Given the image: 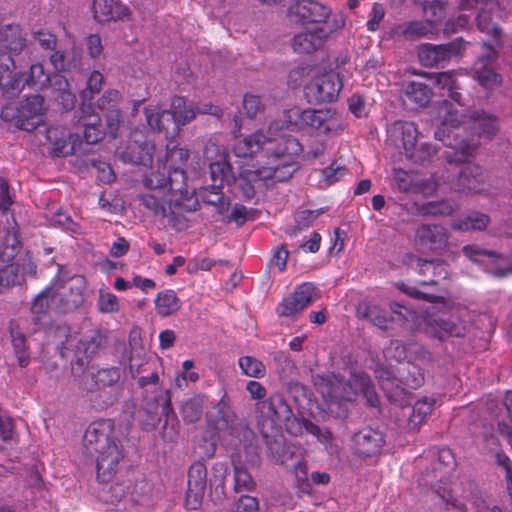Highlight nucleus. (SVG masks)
Listing matches in <instances>:
<instances>
[{
	"label": "nucleus",
	"mask_w": 512,
	"mask_h": 512,
	"mask_svg": "<svg viewBox=\"0 0 512 512\" xmlns=\"http://www.w3.org/2000/svg\"><path fill=\"white\" fill-rule=\"evenodd\" d=\"M82 448L84 453L95 457L97 478L101 482H108L116 474L125 457L120 433L109 419L94 421L87 427Z\"/></svg>",
	"instance_id": "1"
},
{
	"label": "nucleus",
	"mask_w": 512,
	"mask_h": 512,
	"mask_svg": "<svg viewBox=\"0 0 512 512\" xmlns=\"http://www.w3.org/2000/svg\"><path fill=\"white\" fill-rule=\"evenodd\" d=\"M314 385L331 411H333V406H337L341 410L337 413L339 417L347 415L346 403L355 401L360 393L369 406L377 407L379 405V397L371 378L363 371L351 372L348 379L340 374L317 375Z\"/></svg>",
	"instance_id": "2"
},
{
	"label": "nucleus",
	"mask_w": 512,
	"mask_h": 512,
	"mask_svg": "<svg viewBox=\"0 0 512 512\" xmlns=\"http://www.w3.org/2000/svg\"><path fill=\"white\" fill-rule=\"evenodd\" d=\"M234 154L237 157L252 158L259 154L262 161L259 166L280 165L284 160L294 163L293 158L303 151L299 140L291 135L285 134L265 136L257 131L247 137L239 139L233 146Z\"/></svg>",
	"instance_id": "3"
},
{
	"label": "nucleus",
	"mask_w": 512,
	"mask_h": 512,
	"mask_svg": "<svg viewBox=\"0 0 512 512\" xmlns=\"http://www.w3.org/2000/svg\"><path fill=\"white\" fill-rule=\"evenodd\" d=\"M45 335L47 344L54 346L61 356H66L68 351L74 352L76 361L72 363V372L75 375L84 370L88 359L97 352L102 342L98 332L92 331L89 335L78 337L72 333L70 326L62 322L50 324Z\"/></svg>",
	"instance_id": "4"
},
{
	"label": "nucleus",
	"mask_w": 512,
	"mask_h": 512,
	"mask_svg": "<svg viewBox=\"0 0 512 512\" xmlns=\"http://www.w3.org/2000/svg\"><path fill=\"white\" fill-rule=\"evenodd\" d=\"M46 107L41 95H32L22 100L16 107L6 106L1 116L6 121L28 132L35 130L44 122Z\"/></svg>",
	"instance_id": "5"
},
{
	"label": "nucleus",
	"mask_w": 512,
	"mask_h": 512,
	"mask_svg": "<svg viewBox=\"0 0 512 512\" xmlns=\"http://www.w3.org/2000/svg\"><path fill=\"white\" fill-rule=\"evenodd\" d=\"M162 200L184 207L186 211H196L199 208L194 191L188 189L187 176L183 168H169L167 176L162 178Z\"/></svg>",
	"instance_id": "6"
},
{
	"label": "nucleus",
	"mask_w": 512,
	"mask_h": 512,
	"mask_svg": "<svg viewBox=\"0 0 512 512\" xmlns=\"http://www.w3.org/2000/svg\"><path fill=\"white\" fill-rule=\"evenodd\" d=\"M295 163L284 160L280 165L259 166L256 170H244L236 178L234 184L237 185L244 200L249 201L254 198L256 192L253 183L257 180L273 179L275 181H286L290 179L295 172Z\"/></svg>",
	"instance_id": "7"
},
{
	"label": "nucleus",
	"mask_w": 512,
	"mask_h": 512,
	"mask_svg": "<svg viewBox=\"0 0 512 512\" xmlns=\"http://www.w3.org/2000/svg\"><path fill=\"white\" fill-rule=\"evenodd\" d=\"M343 81L336 72H324L314 75L304 86V94L309 103H332L338 100Z\"/></svg>",
	"instance_id": "8"
},
{
	"label": "nucleus",
	"mask_w": 512,
	"mask_h": 512,
	"mask_svg": "<svg viewBox=\"0 0 512 512\" xmlns=\"http://www.w3.org/2000/svg\"><path fill=\"white\" fill-rule=\"evenodd\" d=\"M195 116L196 110L192 103H187L184 97H173L169 109L162 110V133L165 139L179 136L181 127Z\"/></svg>",
	"instance_id": "9"
},
{
	"label": "nucleus",
	"mask_w": 512,
	"mask_h": 512,
	"mask_svg": "<svg viewBox=\"0 0 512 512\" xmlns=\"http://www.w3.org/2000/svg\"><path fill=\"white\" fill-rule=\"evenodd\" d=\"M315 296L316 286L311 282H304L284 297L275 311L279 317L296 319L314 301Z\"/></svg>",
	"instance_id": "10"
},
{
	"label": "nucleus",
	"mask_w": 512,
	"mask_h": 512,
	"mask_svg": "<svg viewBox=\"0 0 512 512\" xmlns=\"http://www.w3.org/2000/svg\"><path fill=\"white\" fill-rule=\"evenodd\" d=\"M345 26L343 16H334L333 23L328 28H317L296 34L292 40V48L298 54H311L320 49L326 38L333 32Z\"/></svg>",
	"instance_id": "11"
},
{
	"label": "nucleus",
	"mask_w": 512,
	"mask_h": 512,
	"mask_svg": "<svg viewBox=\"0 0 512 512\" xmlns=\"http://www.w3.org/2000/svg\"><path fill=\"white\" fill-rule=\"evenodd\" d=\"M37 265L31 255L22 256L21 262L7 263L0 268V293L9 289L22 286L27 278L36 276Z\"/></svg>",
	"instance_id": "12"
},
{
	"label": "nucleus",
	"mask_w": 512,
	"mask_h": 512,
	"mask_svg": "<svg viewBox=\"0 0 512 512\" xmlns=\"http://www.w3.org/2000/svg\"><path fill=\"white\" fill-rule=\"evenodd\" d=\"M57 304L60 313H69L76 310L84 301V279L76 276L66 282H53Z\"/></svg>",
	"instance_id": "13"
},
{
	"label": "nucleus",
	"mask_w": 512,
	"mask_h": 512,
	"mask_svg": "<svg viewBox=\"0 0 512 512\" xmlns=\"http://www.w3.org/2000/svg\"><path fill=\"white\" fill-rule=\"evenodd\" d=\"M290 12L298 18L302 24H327L328 28L333 23L331 9L315 0H299L290 8Z\"/></svg>",
	"instance_id": "14"
},
{
	"label": "nucleus",
	"mask_w": 512,
	"mask_h": 512,
	"mask_svg": "<svg viewBox=\"0 0 512 512\" xmlns=\"http://www.w3.org/2000/svg\"><path fill=\"white\" fill-rule=\"evenodd\" d=\"M385 443V435L383 432L369 426L360 429L352 438L354 453L361 458L373 457L380 454Z\"/></svg>",
	"instance_id": "15"
},
{
	"label": "nucleus",
	"mask_w": 512,
	"mask_h": 512,
	"mask_svg": "<svg viewBox=\"0 0 512 512\" xmlns=\"http://www.w3.org/2000/svg\"><path fill=\"white\" fill-rule=\"evenodd\" d=\"M0 88L8 98L16 97L25 88L24 73L10 55H0Z\"/></svg>",
	"instance_id": "16"
},
{
	"label": "nucleus",
	"mask_w": 512,
	"mask_h": 512,
	"mask_svg": "<svg viewBox=\"0 0 512 512\" xmlns=\"http://www.w3.org/2000/svg\"><path fill=\"white\" fill-rule=\"evenodd\" d=\"M415 243L432 252L445 250L449 243L447 228L440 224H421L415 231Z\"/></svg>",
	"instance_id": "17"
},
{
	"label": "nucleus",
	"mask_w": 512,
	"mask_h": 512,
	"mask_svg": "<svg viewBox=\"0 0 512 512\" xmlns=\"http://www.w3.org/2000/svg\"><path fill=\"white\" fill-rule=\"evenodd\" d=\"M460 46L454 42L434 45L423 43L418 47V58L425 67H437L458 55Z\"/></svg>",
	"instance_id": "18"
},
{
	"label": "nucleus",
	"mask_w": 512,
	"mask_h": 512,
	"mask_svg": "<svg viewBox=\"0 0 512 512\" xmlns=\"http://www.w3.org/2000/svg\"><path fill=\"white\" fill-rule=\"evenodd\" d=\"M483 46L486 52L474 63V72L481 86L492 89L499 86L502 81L501 75L496 73L492 66L493 61L497 58V51L487 43H483Z\"/></svg>",
	"instance_id": "19"
},
{
	"label": "nucleus",
	"mask_w": 512,
	"mask_h": 512,
	"mask_svg": "<svg viewBox=\"0 0 512 512\" xmlns=\"http://www.w3.org/2000/svg\"><path fill=\"white\" fill-rule=\"evenodd\" d=\"M46 137L52 144L55 156L63 157L72 154L82 143L79 134H73L61 126H51L46 131Z\"/></svg>",
	"instance_id": "20"
},
{
	"label": "nucleus",
	"mask_w": 512,
	"mask_h": 512,
	"mask_svg": "<svg viewBox=\"0 0 512 512\" xmlns=\"http://www.w3.org/2000/svg\"><path fill=\"white\" fill-rule=\"evenodd\" d=\"M425 333L441 341L450 337L460 338L466 334V325L459 319L438 317L428 320Z\"/></svg>",
	"instance_id": "21"
},
{
	"label": "nucleus",
	"mask_w": 512,
	"mask_h": 512,
	"mask_svg": "<svg viewBox=\"0 0 512 512\" xmlns=\"http://www.w3.org/2000/svg\"><path fill=\"white\" fill-rule=\"evenodd\" d=\"M12 221L13 223L10 224L7 219L9 227L0 241V260L6 263L21 262L22 256H26V254L31 255L30 251L23 248L19 240L17 224L14 218H12Z\"/></svg>",
	"instance_id": "22"
},
{
	"label": "nucleus",
	"mask_w": 512,
	"mask_h": 512,
	"mask_svg": "<svg viewBox=\"0 0 512 512\" xmlns=\"http://www.w3.org/2000/svg\"><path fill=\"white\" fill-rule=\"evenodd\" d=\"M410 264H415L418 273L423 276L430 275L428 280L420 282V285H437L440 279H446L449 275L447 263L440 259L425 260L414 254H408Z\"/></svg>",
	"instance_id": "23"
},
{
	"label": "nucleus",
	"mask_w": 512,
	"mask_h": 512,
	"mask_svg": "<svg viewBox=\"0 0 512 512\" xmlns=\"http://www.w3.org/2000/svg\"><path fill=\"white\" fill-rule=\"evenodd\" d=\"M31 313L32 321L38 328L44 325L46 316L51 313H60L53 283L34 298L31 305Z\"/></svg>",
	"instance_id": "24"
},
{
	"label": "nucleus",
	"mask_w": 512,
	"mask_h": 512,
	"mask_svg": "<svg viewBox=\"0 0 512 512\" xmlns=\"http://www.w3.org/2000/svg\"><path fill=\"white\" fill-rule=\"evenodd\" d=\"M356 316L374 326L387 330L393 322V317L380 305L372 301H361L356 307Z\"/></svg>",
	"instance_id": "25"
},
{
	"label": "nucleus",
	"mask_w": 512,
	"mask_h": 512,
	"mask_svg": "<svg viewBox=\"0 0 512 512\" xmlns=\"http://www.w3.org/2000/svg\"><path fill=\"white\" fill-rule=\"evenodd\" d=\"M486 175L480 166L467 164L458 176V190L465 194L480 193L484 189Z\"/></svg>",
	"instance_id": "26"
},
{
	"label": "nucleus",
	"mask_w": 512,
	"mask_h": 512,
	"mask_svg": "<svg viewBox=\"0 0 512 512\" xmlns=\"http://www.w3.org/2000/svg\"><path fill=\"white\" fill-rule=\"evenodd\" d=\"M399 388L417 389L424 384V371L419 364L412 361L399 362L396 367Z\"/></svg>",
	"instance_id": "27"
},
{
	"label": "nucleus",
	"mask_w": 512,
	"mask_h": 512,
	"mask_svg": "<svg viewBox=\"0 0 512 512\" xmlns=\"http://www.w3.org/2000/svg\"><path fill=\"white\" fill-rule=\"evenodd\" d=\"M469 118L472 128L479 137L491 140L499 131V118L494 114L484 110H475L470 113Z\"/></svg>",
	"instance_id": "28"
},
{
	"label": "nucleus",
	"mask_w": 512,
	"mask_h": 512,
	"mask_svg": "<svg viewBox=\"0 0 512 512\" xmlns=\"http://www.w3.org/2000/svg\"><path fill=\"white\" fill-rule=\"evenodd\" d=\"M92 9L98 22L120 20L128 16V9L118 0H94Z\"/></svg>",
	"instance_id": "29"
},
{
	"label": "nucleus",
	"mask_w": 512,
	"mask_h": 512,
	"mask_svg": "<svg viewBox=\"0 0 512 512\" xmlns=\"http://www.w3.org/2000/svg\"><path fill=\"white\" fill-rule=\"evenodd\" d=\"M120 378V371L117 368L98 369L97 371H89L85 376L83 388L89 392H94L112 386Z\"/></svg>",
	"instance_id": "30"
},
{
	"label": "nucleus",
	"mask_w": 512,
	"mask_h": 512,
	"mask_svg": "<svg viewBox=\"0 0 512 512\" xmlns=\"http://www.w3.org/2000/svg\"><path fill=\"white\" fill-rule=\"evenodd\" d=\"M256 408L273 422L287 419L292 414L289 405L281 396H270L261 402H256Z\"/></svg>",
	"instance_id": "31"
},
{
	"label": "nucleus",
	"mask_w": 512,
	"mask_h": 512,
	"mask_svg": "<svg viewBox=\"0 0 512 512\" xmlns=\"http://www.w3.org/2000/svg\"><path fill=\"white\" fill-rule=\"evenodd\" d=\"M26 45L19 25H6L0 28V52L18 54ZM3 55H6L3 53Z\"/></svg>",
	"instance_id": "32"
},
{
	"label": "nucleus",
	"mask_w": 512,
	"mask_h": 512,
	"mask_svg": "<svg viewBox=\"0 0 512 512\" xmlns=\"http://www.w3.org/2000/svg\"><path fill=\"white\" fill-rule=\"evenodd\" d=\"M391 133L401 141L405 155L418 144L419 131L414 122L396 121L392 124Z\"/></svg>",
	"instance_id": "33"
},
{
	"label": "nucleus",
	"mask_w": 512,
	"mask_h": 512,
	"mask_svg": "<svg viewBox=\"0 0 512 512\" xmlns=\"http://www.w3.org/2000/svg\"><path fill=\"white\" fill-rule=\"evenodd\" d=\"M304 109L299 107H292L283 112L282 124L277 121L270 123L268 127V133L271 135H277L283 128L291 132H299L304 130L303 125Z\"/></svg>",
	"instance_id": "34"
},
{
	"label": "nucleus",
	"mask_w": 512,
	"mask_h": 512,
	"mask_svg": "<svg viewBox=\"0 0 512 512\" xmlns=\"http://www.w3.org/2000/svg\"><path fill=\"white\" fill-rule=\"evenodd\" d=\"M49 85L54 93L55 101H57L63 109L69 110L73 108L76 96L71 91L70 84L64 76L60 74L50 76Z\"/></svg>",
	"instance_id": "35"
},
{
	"label": "nucleus",
	"mask_w": 512,
	"mask_h": 512,
	"mask_svg": "<svg viewBox=\"0 0 512 512\" xmlns=\"http://www.w3.org/2000/svg\"><path fill=\"white\" fill-rule=\"evenodd\" d=\"M120 98V93L115 89H109L104 92L102 97L98 100L97 106L101 111H107V122L110 133L115 137L117 125L119 123V112L116 110Z\"/></svg>",
	"instance_id": "36"
},
{
	"label": "nucleus",
	"mask_w": 512,
	"mask_h": 512,
	"mask_svg": "<svg viewBox=\"0 0 512 512\" xmlns=\"http://www.w3.org/2000/svg\"><path fill=\"white\" fill-rule=\"evenodd\" d=\"M92 110L91 105L83 104L81 107L83 116L80 118V122L84 127L83 138L87 144L97 143L103 137V132L99 129L100 116L98 114L86 115Z\"/></svg>",
	"instance_id": "37"
},
{
	"label": "nucleus",
	"mask_w": 512,
	"mask_h": 512,
	"mask_svg": "<svg viewBox=\"0 0 512 512\" xmlns=\"http://www.w3.org/2000/svg\"><path fill=\"white\" fill-rule=\"evenodd\" d=\"M209 170L213 184L230 186L232 183L236 182L233 168L225 155H220L216 161L211 162Z\"/></svg>",
	"instance_id": "38"
},
{
	"label": "nucleus",
	"mask_w": 512,
	"mask_h": 512,
	"mask_svg": "<svg viewBox=\"0 0 512 512\" xmlns=\"http://www.w3.org/2000/svg\"><path fill=\"white\" fill-rule=\"evenodd\" d=\"M153 150L154 147L149 142L129 144L127 149L122 152V158L124 161L131 163L151 166L153 163Z\"/></svg>",
	"instance_id": "39"
},
{
	"label": "nucleus",
	"mask_w": 512,
	"mask_h": 512,
	"mask_svg": "<svg viewBox=\"0 0 512 512\" xmlns=\"http://www.w3.org/2000/svg\"><path fill=\"white\" fill-rule=\"evenodd\" d=\"M11 343L15 357L21 367H26L30 362V353L23 328L18 323L10 326Z\"/></svg>",
	"instance_id": "40"
},
{
	"label": "nucleus",
	"mask_w": 512,
	"mask_h": 512,
	"mask_svg": "<svg viewBox=\"0 0 512 512\" xmlns=\"http://www.w3.org/2000/svg\"><path fill=\"white\" fill-rule=\"evenodd\" d=\"M222 189L223 186L212 183L209 187H205L200 194L203 202L214 206L220 215L228 212L231 205L230 198L224 195Z\"/></svg>",
	"instance_id": "41"
},
{
	"label": "nucleus",
	"mask_w": 512,
	"mask_h": 512,
	"mask_svg": "<svg viewBox=\"0 0 512 512\" xmlns=\"http://www.w3.org/2000/svg\"><path fill=\"white\" fill-rule=\"evenodd\" d=\"M417 212L422 216H449L456 212L459 206L450 200L430 201L417 205Z\"/></svg>",
	"instance_id": "42"
},
{
	"label": "nucleus",
	"mask_w": 512,
	"mask_h": 512,
	"mask_svg": "<svg viewBox=\"0 0 512 512\" xmlns=\"http://www.w3.org/2000/svg\"><path fill=\"white\" fill-rule=\"evenodd\" d=\"M435 400L433 398L424 397L418 400L412 409V413L408 419V427L410 430L417 431L425 422L427 416L431 414Z\"/></svg>",
	"instance_id": "43"
},
{
	"label": "nucleus",
	"mask_w": 512,
	"mask_h": 512,
	"mask_svg": "<svg viewBox=\"0 0 512 512\" xmlns=\"http://www.w3.org/2000/svg\"><path fill=\"white\" fill-rule=\"evenodd\" d=\"M489 224L490 217L487 214L471 212L464 218L454 221L451 228L458 231L484 230Z\"/></svg>",
	"instance_id": "44"
},
{
	"label": "nucleus",
	"mask_w": 512,
	"mask_h": 512,
	"mask_svg": "<svg viewBox=\"0 0 512 512\" xmlns=\"http://www.w3.org/2000/svg\"><path fill=\"white\" fill-rule=\"evenodd\" d=\"M406 99L417 107H426L431 100V89L423 83L409 82L404 88Z\"/></svg>",
	"instance_id": "45"
},
{
	"label": "nucleus",
	"mask_w": 512,
	"mask_h": 512,
	"mask_svg": "<svg viewBox=\"0 0 512 512\" xmlns=\"http://www.w3.org/2000/svg\"><path fill=\"white\" fill-rule=\"evenodd\" d=\"M401 35L408 41H414L432 34L435 30L426 20H414L398 26Z\"/></svg>",
	"instance_id": "46"
},
{
	"label": "nucleus",
	"mask_w": 512,
	"mask_h": 512,
	"mask_svg": "<svg viewBox=\"0 0 512 512\" xmlns=\"http://www.w3.org/2000/svg\"><path fill=\"white\" fill-rule=\"evenodd\" d=\"M166 155L165 161L169 168L179 167L183 168L185 163L188 161L190 152L186 148L179 147L178 141L175 138L166 139Z\"/></svg>",
	"instance_id": "47"
},
{
	"label": "nucleus",
	"mask_w": 512,
	"mask_h": 512,
	"mask_svg": "<svg viewBox=\"0 0 512 512\" xmlns=\"http://www.w3.org/2000/svg\"><path fill=\"white\" fill-rule=\"evenodd\" d=\"M328 112L317 109H304L303 125L304 130H321L327 134L330 127L326 125Z\"/></svg>",
	"instance_id": "48"
},
{
	"label": "nucleus",
	"mask_w": 512,
	"mask_h": 512,
	"mask_svg": "<svg viewBox=\"0 0 512 512\" xmlns=\"http://www.w3.org/2000/svg\"><path fill=\"white\" fill-rule=\"evenodd\" d=\"M24 73L25 87L44 89L49 85L50 75L45 72L40 63L32 64Z\"/></svg>",
	"instance_id": "49"
},
{
	"label": "nucleus",
	"mask_w": 512,
	"mask_h": 512,
	"mask_svg": "<svg viewBox=\"0 0 512 512\" xmlns=\"http://www.w3.org/2000/svg\"><path fill=\"white\" fill-rule=\"evenodd\" d=\"M238 365L242 374L247 377L259 379L266 375V366L264 363L253 356H242L238 359Z\"/></svg>",
	"instance_id": "50"
},
{
	"label": "nucleus",
	"mask_w": 512,
	"mask_h": 512,
	"mask_svg": "<svg viewBox=\"0 0 512 512\" xmlns=\"http://www.w3.org/2000/svg\"><path fill=\"white\" fill-rule=\"evenodd\" d=\"M169 208V213L166 214V209L162 205V217H166L168 224L176 231H183L188 228L189 220L184 215L187 212L184 207L176 206L175 204L166 203Z\"/></svg>",
	"instance_id": "51"
},
{
	"label": "nucleus",
	"mask_w": 512,
	"mask_h": 512,
	"mask_svg": "<svg viewBox=\"0 0 512 512\" xmlns=\"http://www.w3.org/2000/svg\"><path fill=\"white\" fill-rule=\"evenodd\" d=\"M158 410L159 405L157 398H155L153 403H149L146 400L144 407L139 412L140 422L144 430L150 431L156 428L160 422V414Z\"/></svg>",
	"instance_id": "52"
},
{
	"label": "nucleus",
	"mask_w": 512,
	"mask_h": 512,
	"mask_svg": "<svg viewBox=\"0 0 512 512\" xmlns=\"http://www.w3.org/2000/svg\"><path fill=\"white\" fill-rule=\"evenodd\" d=\"M476 20L478 29L481 32L491 36L495 45L501 47L502 30L496 23L492 21L490 15L486 12H481L478 14Z\"/></svg>",
	"instance_id": "53"
},
{
	"label": "nucleus",
	"mask_w": 512,
	"mask_h": 512,
	"mask_svg": "<svg viewBox=\"0 0 512 512\" xmlns=\"http://www.w3.org/2000/svg\"><path fill=\"white\" fill-rule=\"evenodd\" d=\"M204 398L201 395H196L187 400L182 406V415L186 422L195 423L198 421L203 413Z\"/></svg>",
	"instance_id": "54"
},
{
	"label": "nucleus",
	"mask_w": 512,
	"mask_h": 512,
	"mask_svg": "<svg viewBox=\"0 0 512 512\" xmlns=\"http://www.w3.org/2000/svg\"><path fill=\"white\" fill-rule=\"evenodd\" d=\"M109 495L105 497V501L110 502L111 504H117L120 502L125 503H135L138 501V498L134 495V493L130 492V486L124 484H114L110 487Z\"/></svg>",
	"instance_id": "55"
},
{
	"label": "nucleus",
	"mask_w": 512,
	"mask_h": 512,
	"mask_svg": "<svg viewBox=\"0 0 512 512\" xmlns=\"http://www.w3.org/2000/svg\"><path fill=\"white\" fill-rule=\"evenodd\" d=\"M426 21L434 29L443 21L446 16L445 3L442 0H432L427 2L424 7Z\"/></svg>",
	"instance_id": "56"
},
{
	"label": "nucleus",
	"mask_w": 512,
	"mask_h": 512,
	"mask_svg": "<svg viewBox=\"0 0 512 512\" xmlns=\"http://www.w3.org/2000/svg\"><path fill=\"white\" fill-rule=\"evenodd\" d=\"M437 150L434 145L430 143H421L414 147V149L406 154V158L415 164L425 165L436 154Z\"/></svg>",
	"instance_id": "57"
},
{
	"label": "nucleus",
	"mask_w": 512,
	"mask_h": 512,
	"mask_svg": "<svg viewBox=\"0 0 512 512\" xmlns=\"http://www.w3.org/2000/svg\"><path fill=\"white\" fill-rule=\"evenodd\" d=\"M207 468L202 461H195L188 469L187 486L206 488Z\"/></svg>",
	"instance_id": "58"
},
{
	"label": "nucleus",
	"mask_w": 512,
	"mask_h": 512,
	"mask_svg": "<svg viewBox=\"0 0 512 512\" xmlns=\"http://www.w3.org/2000/svg\"><path fill=\"white\" fill-rule=\"evenodd\" d=\"M394 180L398 189L402 192H418L419 185L415 181V174L403 169L394 170Z\"/></svg>",
	"instance_id": "59"
},
{
	"label": "nucleus",
	"mask_w": 512,
	"mask_h": 512,
	"mask_svg": "<svg viewBox=\"0 0 512 512\" xmlns=\"http://www.w3.org/2000/svg\"><path fill=\"white\" fill-rule=\"evenodd\" d=\"M255 482L250 473L241 466L234 467V488L236 492L251 491Z\"/></svg>",
	"instance_id": "60"
},
{
	"label": "nucleus",
	"mask_w": 512,
	"mask_h": 512,
	"mask_svg": "<svg viewBox=\"0 0 512 512\" xmlns=\"http://www.w3.org/2000/svg\"><path fill=\"white\" fill-rule=\"evenodd\" d=\"M462 250L467 258L477 263H482L484 258H488L491 262H495L498 258L495 251L482 249L477 245H466Z\"/></svg>",
	"instance_id": "61"
},
{
	"label": "nucleus",
	"mask_w": 512,
	"mask_h": 512,
	"mask_svg": "<svg viewBox=\"0 0 512 512\" xmlns=\"http://www.w3.org/2000/svg\"><path fill=\"white\" fill-rule=\"evenodd\" d=\"M103 83V75L99 71H93L88 78L86 88L81 92L83 101H90L95 94L99 93Z\"/></svg>",
	"instance_id": "62"
},
{
	"label": "nucleus",
	"mask_w": 512,
	"mask_h": 512,
	"mask_svg": "<svg viewBox=\"0 0 512 512\" xmlns=\"http://www.w3.org/2000/svg\"><path fill=\"white\" fill-rule=\"evenodd\" d=\"M141 337H140V331L138 329H133L130 332L129 335V346L131 348L130 356L128 357V360L130 362L129 367L132 371L134 366H138L139 363L135 361L136 358H140L143 352V349L141 347Z\"/></svg>",
	"instance_id": "63"
},
{
	"label": "nucleus",
	"mask_w": 512,
	"mask_h": 512,
	"mask_svg": "<svg viewBox=\"0 0 512 512\" xmlns=\"http://www.w3.org/2000/svg\"><path fill=\"white\" fill-rule=\"evenodd\" d=\"M259 508L257 498L242 495L235 501L230 509V512H256Z\"/></svg>",
	"instance_id": "64"
}]
</instances>
